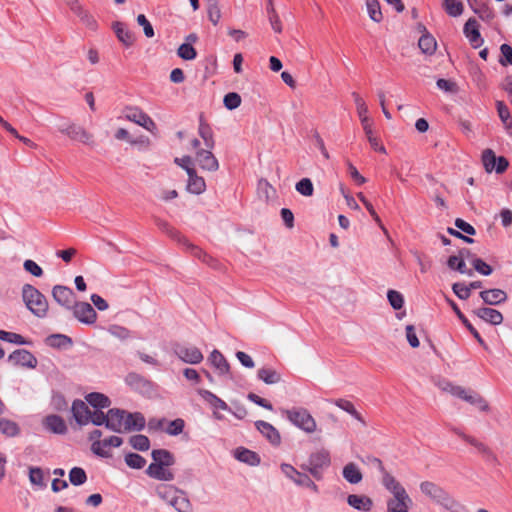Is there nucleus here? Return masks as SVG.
Segmentation results:
<instances>
[{
	"label": "nucleus",
	"mask_w": 512,
	"mask_h": 512,
	"mask_svg": "<svg viewBox=\"0 0 512 512\" xmlns=\"http://www.w3.org/2000/svg\"><path fill=\"white\" fill-rule=\"evenodd\" d=\"M71 310L74 317L84 324H94L97 319V313L88 302H74Z\"/></svg>",
	"instance_id": "8"
},
{
	"label": "nucleus",
	"mask_w": 512,
	"mask_h": 512,
	"mask_svg": "<svg viewBox=\"0 0 512 512\" xmlns=\"http://www.w3.org/2000/svg\"><path fill=\"white\" fill-rule=\"evenodd\" d=\"M22 299L27 309L36 317L47 316L49 304L46 297L33 285L24 284L22 287Z\"/></svg>",
	"instance_id": "3"
},
{
	"label": "nucleus",
	"mask_w": 512,
	"mask_h": 512,
	"mask_svg": "<svg viewBox=\"0 0 512 512\" xmlns=\"http://www.w3.org/2000/svg\"><path fill=\"white\" fill-rule=\"evenodd\" d=\"M71 410L74 419L79 425H86L90 422L91 410L82 400H75Z\"/></svg>",
	"instance_id": "19"
},
{
	"label": "nucleus",
	"mask_w": 512,
	"mask_h": 512,
	"mask_svg": "<svg viewBox=\"0 0 512 512\" xmlns=\"http://www.w3.org/2000/svg\"><path fill=\"white\" fill-rule=\"evenodd\" d=\"M465 441L470 445L474 446L480 453L486 455L489 458L496 459V456L493 454L491 449L486 446L484 443L478 441L473 437H465Z\"/></svg>",
	"instance_id": "57"
},
{
	"label": "nucleus",
	"mask_w": 512,
	"mask_h": 512,
	"mask_svg": "<svg viewBox=\"0 0 512 512\" xmlns=\"http://www.w3.org/2000/svg\"><path fill=\"white\" fill-rule=\"evenodd\" d=\"M420 491L434 503L452 510L458 505L457 501L441 486L432 481L420 483Z\"/></svg>",
	"instance_id": "5"
},
{
	"label": "nucleus",
	"mask_w": 512,
	"mask_h": 512,
	"mask_svg": "<svg viewBox=\"0 0 512 512\" xmlns=\"http://www.w3.org/2000/svg\"><path fill=\"white\" fill-rule=\"evenodd\" d=\"M437 386L443 392L449 393L457 398H460L463 393L464 387L455 385L447 380H441L437 383Z\"/></svg>",
	"instance_id": "45"
},
{
	"label": "nucleus",
	"mask_w": 512,
	"mask_h": 512,
	"mask_svg": "<svg viewBox=\"0 0 512 512\" xmlns=\"http://www.w3.org/2000/svg\"><path fill=\"white\" fill-rule=\"evenodd\" d=\"M280 468L282 473L298 486L302 484V481L307 477V474L299 472L290 464L283 463Z\"/></svg>",
	"instance_id": "40"
},
{
	"label": "nucleus",
	"mask_w": 512,
	"mask_h": 512,
	"mask_svg": "<svg viewBox=\"0 0 512 512\" xmlns=\"http://www.w3.org/2000/svg\"><path fill=\"white\" fill-rule=\"evenodd\" d=\"M464 253H469V250L463 248L459 251V255H452L447 260V266L452 269L460 272L461 274H468L471 276L472 270H467L466 263L464 261Z\"/></svg>",
	"instance_id": "24"
},
{
	"label": "nucleus",
	"mask_w": 512,
	"mask_h": 512,
	"mask_svg": "<svg viewBox=\"0 0 512 512\" xmlns=\"http://www.w3.org/2000/svg\"><path fill=\"white\" fill-rule=\"evenodd\" d=\"M223 103L228 110H234L241 105V96L236 92H230L224 96Z\"/></svg>",
	"instance_id": "59"
},
{
	"label": "nucleus",
	"mask_w": 512,
	"mask_h": 512,
	"mask_svg": "<svg viewBox=\"0 0 512 512\" xmlns=\"http://www.w3.org/2000/svg\"><path fill=\"white\" fill-rule=\"evenodd\" d=\"M44 426L56 434H64L67 431L64 419L58 415H48L44 419Z\"/></svg>",
	"instance_id": "31"
},
{
	"label": "nucleus",
	"mask_w": 512,
	"mask_h": 512,
	"mask_svg": "<svg viewBox=\"0 0 512 512\" xmlns=\"http://www.w3.org/2000/svg\"><path fill=\"white\" fill-rule=\"evenodd\" d=\"M334 404L342 409L343 411L349 413L353 418L359 421L363 426H366V422L363 417L357 412L354 404L346 399H337L334 401Z\"/></svg>",
	"instance_id": "37"
},
{
	"label": "nucleus",
	"mask_w": 512,
	"mask_h": 512,
	"mask_svg": "<svg viewBox=\"0 0 512 512\" xmlns=\"http://www.w3.org/2000/svg\"><path fill=\"white\" fill-rule=\"evenodd\" d=\"M185 422L181 418L171 421L166 429V433L172 436L179 435L183 432Z\"/></svg>",
	"instance_id": "63"
},
{
	"label": "nucleus",
	"mask_w": 512,
	"mask_h": 512,
	"mask_svg": "<svg viewBox=\"0 0 512 512\" xmlns=\"http://www.w3.org/2000/svg\"><path fill=\"white\" fill-rule=\"evenodd\" d=\"M452 309L458 316V318L462 321V323L466 326V328L471 332V334L474 336V338L478 341L479 344L484 345V340L480 336L479 332L472 326V324L468 321V319L463 315V313L460 311L458 306L453 302L449 301Z\"/></svg>",
	"instance_id": "41"
},
{
	"label": "nucleus",
	"mask_w": 512,
	"mask_h": 512,
	"mask_svg": "<svg viewBox=\"0 0 512 512\" xmlns=\"http://www.w3.org/2000/svg\"><path fill=\"white\" fill-rule=\"evenodd\" d=\"M123 443V439L118 436H110L102 441H96V443H92L91 450L94 454L100 457H110L111 454L109 452L110 447H120Z\"/></svg>",
	"instance_id": "13"
},
{
	"label": "nucleus",
	"mask_w": 512,
	"mask_h": 512,
	"mask_svg": "<svg viewBox=\"0 0 512 512\" xmlns=\"http://www.w3.org/2000/svg\"><path fill=\"white\" fill-rule=\"evenodd\" d=\"M418 46L423 53L432 55L436 51L437 42L431 34L426 32L420 37Z\"/></svg>",
	"instance_id": "38"
},
{
	"label": "nucleus",
	"mask_w": 512,
	"mask_h": 512,
	"mask_svg": "<svg viewBox=\"0 0 512 512\" xmlns=\"http://www.w3.org/2000/svg\"><path fill=\"white\" fill-rule=\"evenodd\" d=\"M500 51L502 54V57L499 60L500 64L503 66H506L508 64L512 65V47L508 44H502L500 47Z\"/></svg>",
	"instance_id": "64"
},
{
	"label": "nucleus",
	"mask_w": 512,
	"mask_h": 512,
	"mask_svg": "<svg viewBox=\"0 0 512 512\" xmlns=\"http://www.w3.org/2000/svg\"><path fill=\"white\" fill-rule=\"evenodd\" d=\"M474 314L480 319L492 324V325H500L503 322V315L500 311L482 307L474 310Z\"/></svg>",
	"instance_id": "22"
},
{
	"label": "nucleus",
	"mask_w": 512,
	"mask_h": 512,
	"mask_svg": "<svg viewBox=\"0 0 512 512\" xmlns=\"http://www.w3.org/2000/svg\"><path fill=\"white\" fill-rule=\"evenodd\" d=\"M366 8L371 20L377 23L382 21L383 15L378 0H366Z\"/></svg>",
	"instance_id": "43"
},
{
	"label": "nucleus",
	"mask_w": 512,
	"mask_h": 512,
	"mask_svg": "<svg viewBox=\"0 0 512 512\" xmlns=\"http://www.w3.org/2000/svg\"><path fill=\"white\" fill-rule=\"evenodd\" d=\"M342 475L343 478L350 484H358L363 479V475L360 469L353 462H350L343 467Z\"/></svg>",
	"instance_id": "32"
},
{
	"label": "nucleus",
	"mask_w": 512,
	"mask_h": 512,
	"mask_svg": "<svg viewBox=\"0 0 512 512\" xmlns=\"http://www.w3.org/2000/svg\"><path fill=\"white\" fill-rule=\"evenodd\" d=\"M465 441L470 445L474 446L480 453L486 455L489 458L496 459V456L493 454L491 449L486 446L484 443L478 441L473 437H465Z\"/></svg>",
	"instance_id": "56"
},
{
	"label": "nucleus",
	"mask_w": 512,
	"mask_h": 512,
	"mask_svg": "<svg viewBox=\"0 0 512 512\" xmlns=\"http://www.w3.org/2000/svg\"><path fill=\"white\" fill-rule=\"evenodd\" d=\"M285 414L290 422L306 433L316 431L317 424L313 416L304 408L286 410Z\"/></svg>",
	"instance_id": "6"
},
{
	"label": "nucleus",
	"mask_w": 512,
	"mask_h": 512,
	"mask_svg": "<svg viewBox=\"0 0 512 512\" xmlns=\"http://www.w3.org/2000/svg\"><path fill=\"white\" fill-rule=\"evenodd\" d=\"M460 399L470 403L471 405L478 408L480 411L488 412L490 409L486 399L477 392L467 390L464 388L463 393L460 396Z\"/></svg>",
	"instance_id": "20"
},
{
	"label": "nucleus",
	"mask_w": 512,
	"mask_h": 512,
	"mask_svg": "<svg viewBox=\"0 0 512 512\" xmlns=\"http://www.w3.org/2000/svg\"><path fill=\"white\" fill-rule=\"evenodd\" d=\"M257 377L265 384L272 385L281 381V375L275 369L263 367L257 371Z\"/></svg>",
	"instance_id": "35"
},
{
	"label": "nucleus",
	"mask_w": 512,
	"mask_h": 512,
	"mask_svg": "<svg viewBox=\"0 0 512 512\" xmlns=\"http://www.w3.org/2000/svg\"><path fill=\"white\" fill-rule=\"evenodd\" d=\"M156 495L177 512H191L192 504L185 491L171 484H158L155 488Z\"/></svg>",
	"instance_id": "2"
},
{
	"label": "nucleus",
	"mask_w": 512,
	"mask_h": 512,
	"mask_svg": "<svg viewBox=\"0 0 512 512\" xmlns=\"http://www.w3.org/2000/svg\"><path fill=\"white\" fill-rule=\"evenodd\" d=\"M71 140L79 141L84 144H91L93 135L83 127L73 123L66 134Z\"/></svg>",
	"instance_id": "30"
},
{
	"label": "nucleus",
	"mask_w": 512,
	"mask_h": 512,
	"mask_svg": "<svg viewBox=\"0 0 512 512\" xmlns=\"http://www.w3.org/2000/svg\"><path fill=\"white\" fill-rule=\"evenodd\" d=\"M186 190L195 195H200L206 190L205 180L197 174L196 169H188Z\"/></svg>",
	"instance_id": "18"
},
{
	"label": "nucleus",
	"mask_w": 512,
	"mask_h": 512,
	"mask_svg": "<svg viewBox=\"0 0 512 512\" xmlns=\"http://www.w3.org/2000/svg\"><path fill=\"white\" fill-rule=\"evenodd\" d=\"M5 411V405L3 402H1V410L0 415H2ZM19 427L18 425L10 420L7 419H0V432L3 433L6 436L13 437L19 434Z\"/></svg>",
	"instance_id": "36"
},
{
	"label": "nucleus",
	"mask_w": 512,
	"mask_h": 512,
	"mask_svg": "<svg viewBox=\"0 0 512 512\" xmlns=\"http://www.w3.org/2000/svg\"><path fill=\"white\" fill-rule=\"evenodd\" d=\"M127 411L112 408L108 410V421H107V429L116 432V433H124V422Z\"/></svg>",
	"instance_id": "15"
},
{
	"label": "nucleus",
	"mask_w": 512,
	"mask_h": 512,
	"mask_svg": "<svg viewBox=\"0 0 512 512\" xmlns=\"http://www.w3.org/2000/svg\"><path fill=\"white\" fill-rule=\"evenodd\" d=\"M352 97L354 99L356 109L358 116L360 118L361 124L363 126V130L365 132V135L368 139V142L370 143L371 147L382 154H386V148L380 144L379 139L374 136L372 126L370 119L367 116L368 113V107L365 103V101L362 99V97L357 93L353 92Z\"/></svg>",
	"instance_id": "4"
},
{
	"label": "nucleus",
	"mask_w": 512,
	"mask_h": 512,
	"mask_svg": "<svg viewBox=\"0 0 512 512\" xmlns=\"http://www.w3.org/2000/svg\"><path fill=\"white\" fill-rule=\"evenodd\" d=\"M108 332L115 338L120 340H126L131 336V332L126 327L120 325H111L108 328Z\"/></svg>",
	"instance_id": "61"
},
{
	"label": "nucleus",
	"mask_w": 512,
	"mask_h": 512,
	"mask_svg": "<svg viewBox=\"0 0 512 512\" xmlns=\"http://www.w3.org/2000/svg\"><path fill=\"white\" fill-rule=\"evenodd\" d=\"M208 361L217 370L219 375H226L230 371V365L223 354L218 350H213L208 357Z\"/></svg>",
	"instance_id": "27"
},
{
	"label": "nucleus",
	"mask_w": 512,
	"mask_h": 512,
	"mask_svg": "<svg viewBox=\"0 0 512 512\" xmlns=\"http://www.w3.org/2000/svg\"><path fill=\"white\" fill-rule=\"evenodd\" d=\"M198 394L201 396V398L206 401L212 408L214 409H220L223 411H231L230 407L227 405V403L216 396L214 393H212L209 390L206 389H199Z\"/></svg>",
	"instance_id": "28"
},
{
	"label": "nucleus",
	"mask_w": 512,
	"mask_h": 512,
	"mask_svg": "<svg viewBox=\"0 0 512 512\" xmlns=\"http://www.w3.org/2000/svg\"><path fill=\"white\" fill-rule=\"evenodd\" d=\"M384 487L392 495L386 502L387 512H409L412 500L402 484L395 477L386 476Z\"/></svg>",
	"instance_id": "1"
},
{
	"label": "nucleus",
	"mask_w": 512,
	"mask_h": 512,
	"mask_svg": "<svg viewBox=\"0 0 512 512\" xmlns=\"http://www.w3.org/2000/svg\"><path fill=\"white\" fill-rule=\"evenodd\" d=\"M464 35L474 48L483 44V38L479 32V24L475 18H469L463 28Z\"/></svg>",
	"instance_id": "16"
},
{
	"label": "nucleus",
	"mask_w": 512,
	"mask_h": 512,
	"mask_svg": "<svg viewBox=\"0 0 512 512\" xmlns=\"http://www.w3.org/2000/svg\"><path fill=\"white\" fill-rule=\"evenodd\" d=\"M483 302L488 305H498L506 301L507 294L501 289H489L480 292Z\"/></svg>",
	"instance_id": "26"
},
{
	"label": "nucleus",
	"mask_w": 512,
	"mask_h": 512,
	"mask_svg": "<svg viewBox=\"0 0 512 512\" xmlns=\"http://www.w3.org/2000/svg\"><path fill=\"white\" fill-rule=\"evenodd\" d=\"M207 16L214 26L218 25L222 16L219 2L207 5Z\"/></svg>",
	"instance_id": "60"
},
{
	"label": "nucleus",
	"mask_w": 512,
	"mask_h": 512,
	"mask_svg": "<svg viewBox=\"0 0 512 512\" xmlns=\"http://www.w3.org/2000/svg\"><path fill=\"white\" fill-rule=\"evenodd\" d=\"M129 443L133 449L147 451L150 448V440L142 434L133 435L129 438Z\"/></svg>",
	"instance_id": "44"
},
{
	"label": "nucleus",
	"mask_w": 512,
	"mask_h": 512,
	"mask_svg": "<svg viewBox=\"0 0 512 512\" xmlns=\"http://www.w3.org/2000/svg\"><path fill=\"white\" fill-rule=\"evenodd\" d=\"M174 353L180 360L189 364H198L203 360L202 352L195 346L176 345Z\"/></svg>",
	"instance_id": "11"
},
{
	"label": "nucleus",
	"mask_w": 512,
	"mask_h": 512,
	"mask_svg": "<svg viewBox=\"0 0 512 512\" xmlns=\"http://www.w3.org/2000/svg\"><path fill=\"white\" fill-rule=\"evenodd\" d=\"M125 382L132 389L143 395L150 396L154 392L153 383L135 372L129 373L125 378Z\"/></svg>",
	"instance_id": "9"
},
{
	"label": "nucleus",
	"mask_w": 512,
	"mask_h": 512,
	"mask_svg": "<svg viewBox=\"0 0 512 512\" xmlns=\"http://www.w3.org/2000/svg\"><path fill=\"white\" fill-rule=\"evenodd\" d=\"M309 465L324 468L330 465V455L326 450L317 451L309 457Z\"/></svg>",
	"instance_id": "39"
},
{
	"label": "nucleus",
	"mask_w": 512,
	"mask_h": 512,
	"mask_svg": "<svg viewBox=\"0 0 512 512\" xmlns=\"http://www.w3.org/2000/svg\"><path fill=\"white\" fill-rule=\"evenodd\" d=\"M47 343L51 347L60 348L66 345H70L72 343L71 338L62 334H54L47 338Z\"/></svg>",
	"instance_id": "58"
},
{
	"label": "nucleus",
	"mask_w": 512,
	"mask_h": 512,
	"mask_svg": "<svg viewBox=\"0 0 512 512\" xmlns=\"http://www.w3.org/2000/svg\"><path fill=\"white\" fill-rule=\"evenodd\" d=\"M9 361H11L14 365L27 367V368H35L37 366L36 357L25 349H18L11 353L8 357Z\"/></svg>",
	"instance_id": "14"
},
{
	"label": "nucleus",
	"mask_w": 512,
	"mask_h": 512,
	"mask_svg": "<svg viewBox=\"0 0 512 512\" xmlns=\"http://www.w3.org/2000/svg\"><path fill=\"white\" fill-rule=\"evenodd\" d=\"M85 399L94 408H107L111 404V401L107 396L97 392L89 393Z\"/></svg>",
	"instance_id": "42"
},
{
	"label": "nucleus",
	"mask_w": 512,
	"mask_h": 512,
	"mask_svg": "<svg viewBox=\"0 0 512 512\" xmlns=\"http://www.w3.org/2000/svg\"><path fill=\"white\" fill-rule=\"evenodd\" d=\"M179 243L183 244L191 254L204 262L208 261V255L199 247L190 243L185 237H179Z\"/></svg>",
	"instance_id": "48"
},
{
	"label": "nucleus",
	"mask_w": 512,
	"mask_h": 512,
	"mask_svg": "<svg viewBox=\"0 0 512 512\" xmlns=\"http://www.w3.org/2000/svg\"><path fill=\"white\" fill-rule=\"evenodd\" d=\"M69 481L75 486L84 484L87 481L86 472L80 467L72 468L69 472Z\"/></svg>",
	"instance_id": "49"
},
{
	"label": "nucleus",
	"mask_w": 512,
	"mask_h": 512,
	"mask_svg": "<svg viewBox=\"0 0 512 512\" xmlns=\"http://www.w3.org/2000/svg\"><path fill=\"white\" fill-rule=\"evenodd\" d=\"M235 458L240 462L251 466H257L260 464V457L258 454L246 448H237L235 450Z\"/></svg>",
	"instance_id": "33"
},
{
	"label": "nucleus",
	"mask_w": 512,
	"mask_h": 512,
	"mask_svg": "<svg viewBox=\"0 0 512 512\" xmlns=\"http://www.w3.org/2000/svg\"><path fill=\"white\" fill-rule=\"evenodd\" d=\"M446 12L452 16L457 17L463 13V4L457 0H443Z\"/></svg>",
	"instance_id": "51"
},
{
	"label": "nucleus",
	"mask_w": 512,
	"mask_h": 512,
	"mask_svg": "<svg viewBox=\"0 0 512 512\" xmlns=\"http://www.w3.org/2000/svg\"><path fill=\"white\" fill-rule=\"evenodd\" d=\"M52 297L54 301L67 310H71L75 302V293L67 286L55 285L52 288Z\"/></svg>",
	"instance_id": "10"
},
{
	"label": "nucleus",
	"mask_w": 512,
	"mask_h": 512,
	"mask_svg": "<svg viewBox=\"0 0 512 512\" xmlns=\"http://www.w3.org/2000/svg\"><path fill=\"white\" fill-rule=\"evenodd\" d=\"M124 118L131 121L151 133H154L157 129L155 122L152 118L147 115L142 109L136 106H127L124 109Z\"/></svg>",
	"instance_id": "7"
},
{
	"label": "nucleus",
	"mask_w": 512,
	"mask_h": 512,
	"mask_svg": "<svg viewBox=\"0 0 512 512\" xmlns=\"http://www.w3.org/2000/svg\"><path fill=\"white\" fill-rule=\"evenodd\" d=\"M195 160L203 170L215 172L219 169V162L211 152V149H198Z\"/></svg>",
	"instance_id": "12"
},
{
	"label": "nucleus",
	"mask_w": 512,
	"mask_h": 512,
	"mask_svg": "<svg viewBox=\"0 0 512 512\" xmlns=\"http://www.w3.org/2000/svg\"><path fill=\"white\" fill-rule=\"evenodd\" d=\"M298 193L303 196L310 197L314 193L313 183L309 178H303L296 183L295 186Z\"/></svg>",
	"instance_id": "53"
},
{
	"label": "nucleus",
	"mask_w": 512,
	"mask_h": 512,
	"mask_svg": "<svg viewBox=\"0 0 512 512\" xmlns=\"http://www.w3.org/2000/svg\"><path fill=\"white\" fill-rule=\"evenodd\" d=\"M347 503L358 511L368 512L373 506V501L366 495L350 494L347 497Z\"/></svg>",
	"instance_id": "25"
},
{
	"label": "nucleus",
	"mask_w": 512,
	"mask_h": 512,
	"mask_svg": "<svg viewBox=\"0 0 512 512\" xmlns=\"http://www.w3.org/2000/svg\"><path fill=\"white\" fill-rule=\"evenodd\" d=\"M199 135L204 140L206 148L213 149L215 142L213 139L212 130L208 124L202 121L200 122L199 125Z\"/></svg>",
	"instance_id": "46"
},
{
	"label": "nucleus",
	"mask_w": 512,
	"mask_h": 512,
	"mask_svg": "<svg viewBox=\"0 0 512 512\" xmlns=\"http://www.w3.org/2000/svg\"><path fill=\"white\" fill-rule=\"evenodd\" d=\"M177 54L183 60H193L197 56L195 48L190 43H183L179 46Z\"/></svg>",
	"instance_id": "52"
},
{
	"label": "nucleus",
	"mask_w": 512,
	"mask_h": 512,
	"mask_svg": "<svg viewBox=\"0 0 512 512\" xmlns=\"http://www.w3.org/2000/svg\"><path fill=\"white\" fill-rule=\"evenodd\" d=\"M482 162L487 172H492L496 168V155L491 149H486L482 154Z\"/></svg>",
	"instance_id": "54"
},
{
	"label": "nucleus",
	"mask_w": 512,
	"mask_h": 512,
	"mask_svg": "<svg viewBox=\"0 0 512 512\" xmlns=\"http://www.w3.org/2000/svg\"><path fill=\"white\" fill-rule=\"evenodd\" d=\"M153 463L161 466H172L175 463L174 456L171 452L166 449H155L151 453Z\"/></svg>",
	"instance_id": "34"
},
{
	"label": "nucleus",
	"mask_w": 512,
	"mask_h": 512,
	"mask_svg": "<svg viewBox=\"0 0 512 512\" xmlns=\"http://www.w3.org/2000/svg\"><path fill=\"white\" fill-rule=\"evenodd\" d=\"M125 463L132 469H141L145 466L146 460L139 454L128 453L125 455Z\"/></svg>",
	"instance_id": "50"
},
{
	"label": "nucleus",
	"mask_w": 512,
	"mask_h": 512,
	"mask_svg": "<svg viewBox=\"0 0 512 512\" xmlns=\"http://www.w3.org/2000/svg\"><path fill=\"white\" fill-rule=\"evenodd\" d=\"M257 430L274 446L281 443L279 431L270 423L259 420L255 422Z\"/></svg>",
	"instance_id": "17"
},
{
	"label": "nucleus",
	"mask_w": 512,
	"mask_h": 512,
	"mask_svg": "<svg viewBox=\"0 0 512 512\" xmlns=\"http://www.w3.org/2000/svg\"><path fill=\"white\" fill-rule=\"evenodd\" d=\"M124 424V433L130 431H141L144 429L146 421L140 412H127Z\"/></svg>",
	"instance_id": "23"
},
{
	"label": "nucleus",
	"mask_w": 512,
	"mask_h": 512,
	"mask_svg": "<svg viewBox=\"0 0 512 512\" xmlns=\"http://www.w3.org/2000/svg\"><path fill=\"white\" fill-rule=\"evenodd\" d=\"M387 298L390 305L395 309L399 310L403 307L404 298L401 293L395 290H389L387 293Z\"/></svg>",
	"instance_id": "62"
},
{
	"label": "nucleus",
	"mask_w": 512,
	"mask_h": 512,
	"mask_svg": "<svg viewBox=\"0 0 512 512\" xmlns=\"http://www.w3.org/2000/svg\"><path fill=\"white\" fill-rule=\"evenodd\" d=\"M496 108H497L499 118L503 122L504 126L508 129L511 128L512 127V119L510 116V111H509L508 107L506 106V104L503 101L498 100V101H496Z\"/></svg>",
	"instance_id": "47"
},
{
	"label": "nucleus",
	"mask_w": 512,
	"mask_h": 512,
	"mask_svg": "<svg viewBox=\"0 0 512 512\" xmlns=\"http://www.w3.org/2000/svg\"><path fill=\"white\" fill-rule=\"evenodd\" d=\"M112 28L116 34L117 39L126 47H130L135 42L134 34L127 28V26L120 21L112 24Z\"/></svg>",
	"instance_id": "21"
},
{
	"label": "nucleus",
	"mask_w": 512,
	"mask_h": 512,
	"mask_svg": "<svg viewBox=\"0 0 512 512\" xmlns=\"http://www.w3.org/2000/svg\"><path fill=\"white\" fill-rule=\"evenodd\" d=\"M146 473L151 478L160 480V481H172L174 479V474L166 469V466H161L159 464H150L146 470Z\"/></svg>",
	"instance_id": "29"
},
{
	"label": "nucleus",
	"mask_w": 512,
	"mask_h": 512,
	"mask_svg": "<svg viewBox=\"0 0 512 512\" xmlns=\"http://www.w3.org/2000/svg\"><path fill=\"white\" fill-rule=\"evenodd\" d=\"M0 340L6 341L9 343L17 344V345H24L27 343V341L24 339L23 336L20 334L14 333V332H8L4 330H0Z\"/></svg>",
	"instance_id": "55"
}]
</instances>
